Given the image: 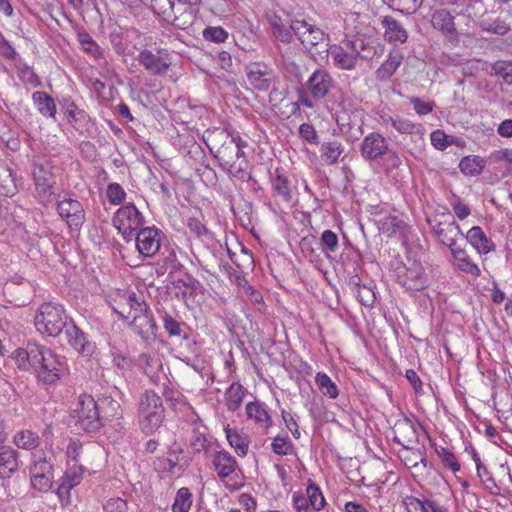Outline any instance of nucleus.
Segmentation results:
<instances>
[{"instance_id":"obj_1","label":"nucleus","mask_w":512,"mask_h":512,"mask_svg":"<svg viewBox=\"0 0 512 512\" xmlns=\"http://www.w3.org/2000/svg\"><path fill=\"white\" fill-rule=\"evenodd\" d=\"M210 142L209 150L224 171L241 181L253 180L256 183L243 151L247 146L244 140L240 137H230L226 132L219 131L210 138Z\"/></svg>"},{"instance_id":"obj_2","label":"nucleus","mask_w":512,"mask_h":512,"mask_svg":"<svg viewBox=\"0 0 512 512\" xmlns=\"http://www.w3.org/2000/svg\"><path fill=\"white\" fill-rule=\"evenodd\" d=\"M140 430L146 435L154 434L165 418L162 398L153 390H145L140 396L137 408Z\"/></svg>"},{"instance_id":"obj_3","label":"nucleus","mask_w":512,"mask_h":512,"mask_svg":"<svg viewBox=\"0 0 512 512\" xmlns=\"http://www.w3.org/2000/svg\"><path fill=\"white\" fill-rule=\"evenodd\" d=\"M365 111L356 106L348 97L341 95L335 110V120L347 140L354 142L364 134Z\"/></svg>"},{"instance_id":"obj_4","label":"nucleus","mask_w":512,"mask_h":512,"mask_svg":"<svg viewBox=\"0 0 512 512\" xmlns=\"http://www.w3.org/2000/svg\"><path fill=\"white\" fill-rule=\"evenodd\" d=\"M68 319L63 305L46 302L38 308L35 327L41 334L57 337L69 325Z\"/></svg>"},{"instance_id":"obj_5","label":"nucleus","mask_w":512,"mask_h":512,"mask_svg":"<svg viewBox=\"0 0 512 512\" xmlns=\"http://www.w3.org/2000/svg\"><path fill=\"white\" fill-rule=\"evenodd\" d=\"M359 152L366 161H378L388 155L393 167L400 163L397 154L390 149L389 140L379 132L366 135L360 144Z\"/></svg>"},{"instance_id":"obj_6","label":"nucleus","mask_w":512,"mask_h":512,"mask_svg":"<svg viewBox=\"0 0 512 512\" xmlns=\"http://www.w3.org/2000/svg\"><path fill=\"white\" fill-rule=\"evenodd\" d=\"M37 379L43 385H52L60 380L63 364L59 357L45 346H40L37 361L33 368Z\"/></svg>"},{"instance_id":"obj_7","label":"nucleus","mask_w":512,"mask_h":512,"mask_svg":"<svg viewBox=\"0 0 512 512\" xmlns=\"http://www.w3.org/2000/svg\"><path fill=\"white\" fill-rule=\"evenodd\" d=\"M113 225L122 235L126 242L133 239L134 233L138 232L145 224V218L133 203L120 207L114 214Z\"/></svg>"},{"instance_id":"obj_8","label":"nucleus","mask_w":512,"mask_h":512,"mask_svg":"<svg viewBox=\"0 0 512 512\" xmlns=\"http://www.w3.org/2000/svg\"><path fill=\"white\" fill-rule=\"evenodd\" d=\"M291 29L303 46L310 51L319 53L330 41L329 35L323 29L304 19L291 20Z\"/></svg>"},{"instance_id":"obj_9","label":"nucleus","mask_w":512,"mask_h":512,"mask_svg":"<svg viewBox=\"0 0 512 512\" xmlns=\"http://www.w3.org/2000/svg\"><path fill=\"white\" fill-rule=\"evenodd\" d=\"M76 424L87 432H95L102 426L99 405L90 395H81L74 409Z\"/></svg>"},{"instance_id":"obj_10","label":"nucleus","mask_w":512,"mask_h":512,"mask_svg":"<svg viewBox=\"0 0 512 512\" xmlns=\"http://www.w3.org/2000/svg\"><path fill=\"white\" fill-rule=\"evenodd\" d=\"M32 177L40 202L45 205L52 202L55 179L51 164L47 160H34L32 163Z\"/></svg>"},{"instance_id":"obj_11","label":"nucleus","mask_w":512,"mask_h":512,"mask_svg":"<svg viewBox=\"0 0 512 512\" xmlns=\"http://www.w3.org/2000/svg\"><path fill=\"white\" fill-rule=\"evenodd\" d=\"M31 461L30 475L32 487L39 492L49 491L53 483L51 457H47L43 451H36L32 454Z\"/></svg>"},{"instance_id":"obj_12","label":"nucleus","mask_w":512,"mask_h":512,"mask_svg":"<svg viewBox=\"0 0 512 512\" xmlns=\"http://www.w3.org/2000/svg\"><path fill=\"white\" fill-rule=\"evenodd\" d=\"M454 19L446 8H439L431 13L430 23L451 45L456 47L460 40Z\"/></svg>"},{"instance_id":"obj_13","label":"nucleus","mask_w":512,"mask_h":512,"mask_svg":"<svg viewBox=\"0 0 512 512\" xmlns=\"http://www.w3.org/2000/svg\"><path fill=\"white\" fill-rule=\"evenodd\" d=\"M162 232L155 227H143L136 234V248L144 257H153L161 247Z\"/></svg>"},{"instance_id":"obj_14","label":"nucleus","mask_w":512,"mask_h":512,"mask_svg":"<svg viewBox=\"0 0 512 512\" xmlns=\"http://www.w3.org/2000/svg\"><path fill=\"white\" fill-rule=\"evenodd\" d=\"M57 211L70 228L79 229L85 221V211L78 200L71 198L58 200Z\"/></svg>"},{"instance_id":"obj_15","label":"nucleus","mask_w":512,"mask_h":512,"mask_svg":"<svg viewBox=\"0 0 512 512\" xmlns=\"http://www.w3.org/2000/svg\"><path fill=\"white\" fill-rule=\"evenodd\" d=\"M344 45L347 49L353 51L356 60L359 58L371 60L382 51L380 45L376 41L364 36H355L352 39H344Z\"/></svg>"},{"instance_id":"obj_16","label":"nucleus","mask_w":512,"mask_h":512,"mask_svg":"<svg viewBox=\"0 0 512 512\" xmlns=\"http://www.w3.org/2000/svg\"><path fill=\"white\" fill-rule=\"evenodd\" d=\"M63 113L66 115L68 122L80 133L87 131L91 124L89 114L80 109L71 98H64L60 101Z\"/></svg>"},{"instance_id":"obj_17","label":"nucleus","mask_w":512,"mask_h":512,"mask_svg":"<svg viewBox=\"0 0 512 512\" xmlns=\"http://www.w3.org/2000/svg\"><path fill=\"white\" fill-rule=\"evenodd\" d=\"M392 440L405 450H410L412 445L418 442V432L414 423L408 418L397 420L393 427Z\"/></svg>"},{"instance_id":"obj_18","label":"nucleus","mask_w":512,"mask_h":512,"mask_svg":"<svg viewBox=\"0 0 512 512\" xmlns=\"http://www.w3.org/2000/svg\"><path fill=\"white\" fill-rule=\"evenodd\" d=\"M334 85V80L325 69H317L308 78L306 88L315 99L324 98Z\"/></svg>"},{"instance_id":"obj_19","label":"nucleus","mask_w":512,"mask_h":512,"mask_svg":"<svg viewBox=\"0 0 512 512\" xmlns=\"http://www.w3.org/2000/svg\"><path fill=\"white\" fill-rule=\"evenodd\" d=\"M68 343L79 354L90 356L94 352L95 344L89 340L88 335L80 329L72 320L65 330Z\"/></svg>"},{"instance_id":"obj_20","label":"nucleus","mask_w":512,"mask_h":512,"mask_svg":"<svg viewBox=\"0 0 512 512\" xmlns=\"http://www.w3.org/2000/svg\"><path fill=\"white\" fill-rule=\"evenodd\" d=\"M404 273L398 274L399 283L411 291H421L427 286V276L424 268L413 262L409 267H404Z\"/></svg>"},{"instance_id":"obj_21","label":"nucleus","mask_w":512,"mask_h":512,"mask_svg":"<svg viewBox=\"0 0 512 512\" xmlns=\"http://www.w3.org/2000/svg\"><path fill=\"white\" fill-rule=\"evenodd\" d=\"M84 468L80 465H72L67 468L64 475L60 479V484L57 487L56 493L61 502H69L70 491L77 486L83 478Z\"/></svg>"},{"instance_id":"obj_22","label":"nucleus","mask_w":512,"mask_h":512,"mask_svg":"<svg viewBox=\"0 0 512 512\" xmlns=\"http://www.w3.org/2000/svg\"><path fill=\"white\" fill-rule=\"evenodd\" d=\"M131 327L145 342L156 337L157 325L150 309L134 314Z\"/></svg>"},{"instance_id":"obj_23","label":"nucleus","mask_w":512,"mask_h":512,"mask_svg":"<svg viewBox=\"0 0 512 512\" xmlns=\"http://www.w3.org/2000/svg\"><path fill=\"white\" fill-rule=\"evenodd\" d=\"M328 55L331 57L333 65L341 70H354L357 66V60L353 51L347 49L344 45V40L341 45H331L327 50Z\"/></svg>"},{"instance_id":"obj_24","label":"nucleus","mask_w":512,"mask_h":512,"mask_svg":"<svg viewBox=\"0 0 512 512\" xmlns=\"http://www.w3.org/2000/svg\"><path fill=\"white\" fill-rule=\"evenodd\" d=\"M136 59L153 76L165 74L170 66V62L162 56L155 55L147 49L140 51Z\"/></svg>"},{"instance_id":"obj_25","label":"nucleus","mask_w":512,"mask_h":512,"mask_svg":"<svg viewBox=\"0 0 512 512\" xmlns=\"http://www.w3.org/2000/svg\"><path fill=\"white\" fill-rule=\"evenodd\" d=\"M20 454L10 446H0V478H10L20 466Z\"/></svg>"},{"instance_id":"obj_26","label":"nucleus","mask_w":512,"mask_h":512,"mask_svg":"<svg viewBox=\"0 0 512 512\" xmlns=\"http://www.w3.org/2000/svg\"><path fill=\"white\" fill-rule=\"evenodd\" d=\"M40 346L41 345L37 343L29 342L25 349L18 348L14 350L11 354V358L19 369L27 371L33 368L35 361H37Z\"/></svg>"},{"instance_id":"obj_27","label":"nucleus","mask_w":512,"mask_h":512,"mask_svg":"<svg viewBox=\"0 0 512 512\" xmlns=\"http://www.w3.org/2000/svg\"><path fill=\"white\" fill-rule=\"evenodd\" d=\"M433 232L444 245L449 247L450 251L458 247L456 245L458 236H464L460 226L455 221L444 224L439 222L433 226Z\"/></svg>"},{"instance_id":"obj_28","label":"nucleus","mask_w":512,"mask_h":512,"mask_svg":"<svg viewBox=\"0 0 512 512\" xmlns=\"http://www.w3.org/2000/svg\"><path fill=\"white\" fill-rule=\"evenodd\" d=\"M249 83L257 90L267 91L274 82L273 71L265 66H253L247 73Z\"/></svg>"},{"instance_id":"obj_29","label":"nucleus","mask_w":512,"mask_h":512,"mask_svg":"<svg viewBox=\"0 0 512 512\" xmlns=\"http://www.w3.org/2000/svg\"><path fill=\"white\" fill-rule=\"evenodd\" d=\"M381 24L385 30L384 38L389 43L403 44L407 41L408 32L402 26V24L392 16L383 17Z\"/></svg>"},{"instance_id":"obj_30","label":"nucleus","mask_w":512,"mask_h":512,"mask_svg":"<svg viewBox=\"0 0 512 512\" xmlns=\"http://www.w3.org/2000/svg\"><path fill=\"white\" fill-rule=\"evenodd\" d=\"M212 464L221 479L231 476L236 469V459L225 450L217 451L214 454Z\"/></svg>"},{"instance_id":"obj_31","label":"nucleus","mask_w":512,"mask_h":512,"mask_svg":"<svg viewBox=\"0 0 512 512\" xmlns=\"http://www.w3.org/2000/svg\"><path fill=\"white\" fill-rule=\"evenodd\" d=\"M403 61V55L398 50H392L387 60L376 70V78L386 82L391 79Z\"/></svg>"},{"instance_id":"obj_32","label":"nucleus","mask_w":512,"mask_h":512,"mask_svg":"<svg viewBox=\"0 0 512 512\" xmlns=\"http://www.w3.org/2000/svg\"><path fill=\"white\" fill-rule=\"evenodd\" d=\"M465 237L480 254H487L494 249V244L479 226L472 227Z\"/></svg>"},{"instance_id":"obj_33","label":"nucleus","mask_w":512,"mask_h":512,"mask_svg":"<svg viewBox=\"0 0 512 512\" xmlns=\"http://www.w3.org/2000/svg\"><path fill=\"white\" fill-rule=\"evenodd\" d=\"M451 253L454 258V263L459 270L473 277L480 275L479 267L471 260L465 249L460 247L453 248Z\"/></svg>"},{"instance_id":"obj_34","label":"nucleus","mask_w":512,"mask_h":512,"mask_svg":"<svg viewBox=\"0 0 512 512\" xmlns=\"http://www.w3.org/2000/svg\"><path fill=\"white\" fill-rule=\"evenodd\" d=\"M17 192L16 179L11 168L0 160V195L12 197Z\"/></svg>"},{"instance_id":"obj_35","label":"nucleus","mask_w":512,"mask_h":512,"mask_svg":"<svg viewBox=\"0 0 512 512\" xmlns=\"http://www.w3.org/2000/svg\"><path fill=\"white\" fill-rule=\"evenodd\" d=\"M32 100L34 105L37 107L38 112L42 116L48 118H55L57 111L55 101L46 92L35 91L32 94Z\"/></svg>"},{"instance_id":"obj_36","label":"nucleus","mask_w":512,"mask_h":512,"mask_svg":"<svg viewBox=\"0 0 512 512\" xmlns=\"http://www.w3.org/2000/svg\"><path fill=\"white\" fill-rule=\"evenodd\" d=\"M271 187L274 194L289 203L292 199L290 182L288 178L279 170H275V175L271 178Z\"/></svg>"},{"instance_id":"obj_37","label":"nucleus","mask_w":512,"mask_h":512,"mask_svg":"<svg viewBox=\"0 0 512 512\" xmlns=\"http://www.w3.org/2000/svg\"><path fill=\"white\" fill-rule=\"evenodd\" d=\"M246 389L239 383H232L225 391V405L229 411H237L243 402Z\"/></svg>"},{"instance_id":"obj_38","label":"nucleus","mask_w":512,"mask_h":512,"mask_svg":"<svg viewBox=\"0 0 512 512\" xmlns=\"http://www.w3.org/2000/svg\"><path fill=\"white\" fill-rule=\"evenodd\" d=\"M123 300L125 301V305L127 309L119 310L118 308H114V311L122 318L127 319L131 315V312L134 311V314L146 312L149 307L147 304L140 300L135 293H129L127 296H123Z\"/></svg>"},{"instance_id":"obj_39","label":"nucleus","mask_w":512,"mask_h":512,"mask_svg":"<svg viewBox=\"0 0 512 512\" xmlns=\"http://www.w3.org/2000/svg\"><path fill=\"white\" fill-rule=\"evenodd\" d=\"M485 168V160L480 156H465L459 163L460 171L466 176H477Z\"/></svg>"},{"instance_id":"obj_40","label":"nucleus","mask_w":512,"mask_h":512,"mask_svg":"<svg viewBox=\"0 0 512 512\" xmlns=\"http://www.w3.org/2000/svg\"><path fill=\"white\" fill-rule=\"evenodd\" d=\"M246 414L249 419H252L257 423L267 425L271 423V417L267 411L265 404L261 403L258 400L247 403Z\"/></svg>"},{"instance_id":"obj_41","label":"nucleus","mask_w":512,"mask_h":512,"mask_svg":"<svg viewBox=\"0 0 512 512\" xmlns=\"http://www.w3.org/2000/svg\"><path fill=\"white\" fill-rule=\"evenodd\" d=\"M77 37L84 52L92 56L95 60L104 59V50L86 31L78 32Z\"/></svg>"},{"instance_id":"obj_42","label":"nucleus","mask_w":512,"mask_h":512,"mask_svg":"<svg viewBox=\"0 0 512 512\" xmlns=\"http://www.w3.org/2000/svg\"><path fill=\"white\" fill-rule=\"evenodd\" d=\"M182 453V449L180 447H177L175 444L172 445L168 450V456L166 458L167 467L165 469L170 474H180L183 472L187 466L188 463L182 462L179 459L178 454Z\"/></svg>"},{"instance_id":"obj_43","label":"nucleus","mask_w":512,"mask_h":512,"mask_svg":"<svg viewBox=\"0 0 512 512\" xmlns=\"http://www.w3.org/2000/svg\"><path fill=\"white\" fill-rule=\"evenodd\" d=\"M226 438L231 447L235 449L237 454L241 457L245 456L249 448V440L246 435L240 434L236 430L229 428L225 429Z\"/></svg>"},{"instance_id":"obj_44","label":"nucleus","mask_w":512,"mask_h":512,"mask_svg":"<svg viewBox=\"0 0 512 512\" xmlns=\"http://www.w3.org/2000/svg\"><path fill=\"white\" fill-rule=\"evenodd\" d=\"M321 152L324 161L329 165H334L344 152V147L338 141L325 142L322 144Z\"/></svg>"},{"instance_id":"obj_45","label":"nucleus","mask_w":512,"mask_h":512,"mask_svg":"<svg viewBox=\"0 0 512 512\" xmlns=\"http://www.w3.org/2000/svg\"><path fill=\"white\" fill-rule=\"evenodd\" d=\"M315 383L323 395L328 396L331 399L338 397V388L326 373L318 372L315 376Z\"/></svg>"},{"instance_id":"obj_46","label":"nucleus","mask_w":512,"mask_h":512,"mask_svg":"<svg viewBox=\"0 0 512 512\" xmlns=\"http://www.w3.org/2000/svg\"><path fill=\"white\" fill-rule=\"evenodd\" d=\"M14 444L18 448L32 450L39 445V437L31 430H22L14 436Z\"/></svg>"},{"instance_id":"obj_47","label":"nucleus","mask_w":512,"mask_h":512,"mask_svg":"<svg viewBox=\"0 0 512 512\" xmlns=\"http://www.w3.org/2000/svg\"><path fill=\"white\" fill-rule=\"evenodd\" d=\"M435 2H439L442 5L451 6L453 8V12L458 15H464L467 17H472V13L474 11L475 0H434Z\"/></svg>"},{"instance_id":"obj_48","label":"nucleus","mask_w":512,"mask_h":512,"mask_svg":"<svg viewBox=\"0 0 512 512\" xmlns=\"http://www.w3.org/2000/svg\"><path fill=\"white\" fill-rule=\"evenodd\" d=\"M192 505V494L187 487L180 488L172 505V512H189Z\"/></svg>"},{"instance_id":"obj_49","label":"nucleus","mask_w":512,"mask_h":512,"mask_svg":"<svg viewBox=\"0 0 512 512\" xmlns=\"http://www.w3.org/2000/svg\"><path fill=\"white\" fill-rule=\"evenodd\" d=\"M162 395L168 403L169 407L173 410H181L186 406V402L181 392L173 389L169 385L164 384Z\"/></svg>"},{"instance_id":"obj_50","label":"nucleus","mask_w":512,"mask_h":512,"mask_svg":"<svg viewBox=\"0 0 512 512\" xmlns=\"http://www.w3.org/2000/svg\"><path fill=\"white\" fill-rule=\"evenodd\" d=\"M305 496L307 497V500L311 504L312 510H315L317 512L324 507L325 498L320 488L316 484L311 483L307 486Z\"/></svg>"},{"instance_id":"obj_51","label":"nucleus","mask_w":512,"mask_h":512,"mask_svg":"<svg viewBox=\"0 0 512 512\" xmlns=\"http://www.w3.org/2000/svg\"><path fill=\"white\" fill-rule=\"evenodd\" d=\"M388 121L391 123L392 127L401 134H413L418 132L421 127V125H417L411 120L399 116L390 117Z\"/></svg>"},{"instance_id":"obj_52","label":"nucleus","mask_w":512,"mask_h":512,"mask_svg":"<svg viewBox=\"0 0 512 512\" xmlns=\"http://www.w3.org/2000/svg\"><path fill=\"white\" fill-rule=\"evenodd\" d=\"M435 452L438 455L444 468L450 469L454 473L460 470V464L458 463L454 454L448 448L439 447L435 449Z\"/></svg>"},{"instance_id":"obj_53","label":"nucleus","mask_w":512,"mask_h":512,"mask_svg":"<svg viewBox=\"0 0 512 512\" xmlns=\"http://www.w3.org/2000/svg\"><path fill=\"white\" fill-rule=\"evenodd\" d=\"M492 73L508 84H512V62L511 61H496L491 66Z\"/></svg>"},{"instance_id":"obj_54","label":"nucleus","mask_w":512,"mask_h":512,"mask_svg":"<svg viewBox=\"0 0 512 512\" xmlns=\"http://www.w3.org/2000/svg\"><path fill=\"white\" fill-rule=\"evenodd\" d=\"M99 401V409H103L107 417H120L122 415L120 403L111 396H103Z\"/></svg>"},{"instance_id":"obj_55","label":"nucleus","mask_w":512,"mask_h":512,"mask_svg":"<svg viewBox=\"0 0 512 512\" xmlns=\"http://www.w3.org/2000/svg\"><path fill=\"white\" fill-rule=\"evenodd\" d=\"M422 4V0H390L389 7L403 14L415 12Z\"/></svg>"},{"instance_id":"obj_56","label":"nucleus","mask_w":512,"mask_h":512,"mask_svg":"<svg viewBox=\"0 0 512 512\" xmlns=\"http://www.w3.org/2000/svg\"><path fill=\"white\" fill-rule=\"evenodd\" d=\"M196 282L194 279L190 280L189 283H185L182 280H178L174 283L175 296L185 302L192 296L196 289Z\"/></svg>"},{"instance_id":"obj_57","label":"nucleus","mask_w":512,"mask_h":512,"mask_svg":"<svg viewBox=\"0 0 512 512\" xmlns=\"http://www.w3.org/2000/svg\"><path fill=\"white\" fill-rule=\"evenodd\" d=\"M321 249L328 256L330 253H335L338 248V237L331 230H325L321 235Z\"/></svg>"},{"instance_id":"obj_58","label":"nucleus","mask_w":512,"mask_h":512,"mask_svg":"<svg viewBox=\"0 0 512 512\" xmlns=\"http://www.w3.org/2000/svg\"><path fill=\"white\" fill-rule=\"evenodd\" d=\"M235 8L234 3L231 0H210L209 9L210 11L219 17H223L231 13Z\"/></svg>"},{"instance_id":"obj_59","label":"nucleus","mask_w":512,"mask_h":512,"mask_svg":"<svg viewBox=\"0 0 512 512\" xmlns=\"http://www.w3.org/2000/svg\"><path fill=\"white\" fill-rule=\"evenodd\" d=\"M202 35L204 39L215 43H223L228 38V32L221 26H208Z\"/></svg>"},{"instance_id":"obj_60","label":"nucleus","mask_w":512,"mask_h":512,"mask_svg":"<svg viewBox=\"0 0 512 512\" xmlns=\"http://www.w3.org/2000/svg\"><path fill=\"white\" fill-rule=\"evenodd\" d=\"M163 327L170 336H181L183 323L176 320L171 314L165 312L162 315Z\"/></svg>"},{"instance_id":"obj_61","label":"nucleus","mask_w":512,"mask_h":512,"mask_svg":"<svg viewBox=\"0 0 512 512\" xmlns=\"http://www.w3.org/2000/svg\"><path fill=\"white\" fill-rule=\"evenodd\" d=\"M271 448L275 454L284 456L292 452L293 444L287 436H276L271 443Z\"/></svg>"},{"instance_id":"obj_62","label":"nucleus","mask_w":512,"mask_h":512,"mask_svg":"<svg viewBox=\"0 0 512 512\" xmlns=\"http://www.w3.org/2000/svg\"><path fill=\"white\" fill-rule=\"evenodd\" d=\"M106 195L112 205H120L126 198V192L118 183H110L107 186Z\"/></svg>"},{"instance_id":"obj_63","label":"nucleus","mask_w":512,"mask_h":512,"mask_svg":"<svg viewBox=\"0 0 512 512\" xmlns=\"http://www.w3.org/2000/svg\"><path fill=\"white\" fill-rule=\"evenodd\" d=\"M194 21L192 10L185 8L179 15H175L172 20V25L180 30L188 29Z\"/></svg>"},{"instance_id":"obj_64","label":"nucleus","mask_w":512,"mask_h":512,"mask_svg":"<svg viewBox=\"0 0 512 512\" xmlns=\"http://www.w3.org/2000/svg\"><path fill=\"white\" fill-rule=\"evenodd\" d=\"M104 512H127L128 504L120 497L109 498L103 505Z\"/></svg>"}]
</instances>
